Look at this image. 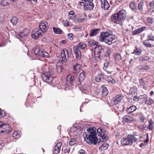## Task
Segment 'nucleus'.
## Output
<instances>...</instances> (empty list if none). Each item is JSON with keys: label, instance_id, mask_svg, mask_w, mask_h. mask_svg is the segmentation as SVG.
Segmentation results:
<instances>
[{"label": "nucleus", "instance_id": "nucleus-1", "mask_svg": "<svg viewBox=\"0 0 154 154\" xmlns=\"http://www.w3.org/2000/svg\"><path fill=\"white\" fill-rule=\"evenodd\" d=\"M94 127L88 128L87 129V132H84L83 137L86 141L89 144H96L99 142L96 137L97 134L94 130Z\"/></svg>", "mask_w": 154, "mask_h": 154}, {"label": "nucleus", "instance_id": "nucleus-2", "mask_svg": "<svg viewBox=\"0 0 154 154\" xmlns=\"http://www.w3.org/2000/svg\"><path fill=\"white\" fill-rule=\"evenodd\" d=\"M112 34V32L111 30L103 32L99 36L100 41L101 42H104L105 43L110 45L113 43V41L115 38V36Z\"/></svg>", "mask_w": 154, "mask_h": 154}, {"label": "nucleus", "instance_id": "nucleus-3", "mask_svg": "<svg viewBox=\"0 0 154 154\" xmlns=\"http://www.w3.org/2000/svg\"><path fill=\"white\" fill-rule=\"evenodd\" d=\"M47 23L46 21L41 22L39 26V29L35 30L32 32V37L35 39H37L42 36V32L44 33L47 30L46 24Z\"/></svg>", "mask_w": 154, "mask_h": 154}, {"label": "nucleus", "instance_id": "nucleus-4", "mask_svg": "<svg viewBox=\"0 0 154 154\" xmlns=\"http://www.w3.org/2000/svg\"><path fill=\"white\" fill-rule=\"evenodd\" d=\"M126 11L124 10L120 11L117 13L112 15L111 18L115 23L119 24L123 21L126 17Z\"/></svg>", "mask_w": 154, "mask_h": 154}, {"label": "nucleus", "instance_id": "nucleus-5", "mask_svg": "<svg viewBox=\"0 0 154 154\" xmlns=\"http://www.w3.org/2000/svg\"><path fill=\"white\" fill-rule=\"evenodd\" d=\"M140 137L137 135L128 134L126 137L123 138L121 140V143L123 146L131 145L133 142H136Z\"/></svg>", "mask_w": 154, "mask_h": 154}, {"label": "nucleus", "instance_id": "nucleus-6", "mask_svg": "<svg viewBox=\"0 0 154 154\" xmlns=\"http://www.w3.org/2000/svg\"><path fill=\"white\" fill-rule=\"evenodd\" d=\"M54 69H49L48 71H46L42 74V79L45 82L48 83H51L53 80V75L54 74Z\"/></svg>", "mask_w": 154, "mask_h": 154}, {"label": "nucleus", "instance_id": "nucleus-7", "mask_svg": "<svg viewBox=\"0 0 154 154\" xmlns=\"http://www.w3.org/2000/svg\"><path fill=\"white\" fill-rule=\"evenodd\" d=\"M86 75V72L82 71L79 75L78 80L77 82V84L79 87H81L83 90H85L88 85L87 84H85L84 81Z\"/></svg>", "mask_w": 154, "mask_h": 154}, {"label": "nucleus", "instance_id": "nucleus-8", "mask_svg": "<svg viewBox=\"0 0 154 154\" xmlns=\"http://www.w3.org/2000/svg\"><path fill=\"white\" fill-rule=\"evenodd\" d=\"M35 54L37 57H48L49 54L46 52L40 49L38 47L36 48L34 50Z\"/></svg>", "mask_w": 154, "mask_h": 154}, {"label": "nucleus", "instance_id": "nucleus-9", "mask_svg": "<svg viewBox=\"0 0 154 154\" xmlns=\"http://www.w3.org/2000/svg\"><path fill=\"white\" fill-rule=\"evenodd\" d=\"M11 131L10 125L8 124H2L0 122V134L2 133H8Z\"/></svg>", "mask_w": 154, "mask_h": 154}, {"label": "nucleus", "instance_id": "nucleus-10", "mask_svg": "<svg viewBox=\"0 0 154 154\" xmlns=\"http://www.w3.org/2000/svg\"><path fill=\"white\" fill-rule=\"evenodd\" d=\"M123 97V96L122 94H117L115 98L112 99V103L116 105L121 102Z\"/></svg>", "mask_w": 154, "mask_h": 154}, {"label": "nucleus", "instance_id": "nucleus-11", "mask_svg": "<svg viewBox=\"0 0 154 154\" xmlns=\"http://www.w3.org/2000/svg\"><path fill=\"white\" fill-rule=\"evenodd\" d=\"M68 53L67 50L65 49H63L61 51V57L59 59V61L63 63L66 61V53Z\"/></svg>", "mask_w": 154, "mask_h": 154}, {"label": "nucleus", "instance_id": "nucleus-12", "mask_svg": "<svg viewBox=\"0 0 154 154\" xmlns=\"http://www.w3.org/2000/svg\"><path fill=\"white\" fill-rule=\"evenodd\" d=\"M73 51L77 59L80 60L81 59L82 55L81 51L79 48H78V47L75 46L73 48Z\"/></svg>", "mask_w": 154, "mask_h": 154}, {"label": "nucleus", "instance_id": "nucleus-13", "mask_svg": "<svg viewBox=\"0 0 154 154\" xmlns=\"http://www.w3.org/2000/svg\"><path fill=\"white\" fill-rule=\"evenodd\" d=\"M122 121L123 123H131L134 121V119L130 116L126 115L122 118Z\"/></svg>", "mask_w": 154, "mask_h": 154}, {"label": "nucleus", "instance_id": "nucleus-14", "mask_svg": "<svg viewBox=\"0 0 154 154\" xmlns=\"http://www.w3.org/2000/svg\"><path fill=\"white\" fill-rule=\"evenodd\" d=\"M94 6V5L92 2H86L84 4V9L85 10H90L93 8Z\"/></svg>", "mask_w": 154, "mask_h": 154}, {"label": "nucleus", "instance_id": "nucleus-15", "mask_svg": "<svg viewBox=\"0 0 154 154\" xmlns=\"http://www.w3.org/2000/svg\"><path fill=\"white\" fill-rule=\"evenodd\" d=\"M101 7L105 10L109 9V4L106 0H100Z\"/></svg>", "mask_w": 154, "mask_h": 154}, {"label": "nucleus", "instance_id": "nucleus-16", "mask_svg": "<svg viewBox=\"0 0 154 154\" xmlns=\"http://www.w3.org/2000/svg\"><path fill=\"white\" fill-rule=\"evenodd\" d=\"M62 144V143L61 142H59L57 144L55 147L54 151H53L54 154H58L60 152Z\"/></svg>", "mask_w": 154, "mask_h": 154}, {"label": "nucleus", "instance_id": "nucleus-17", "mask_svg": "<svg viewBox=\"0 0 154 154\" xmlns=\"http://www.w3.org/2000/svg\"><path fill=\"white\" fill-rule=\"evenodd\" d=\"M138 99L139 100H143L142 104H145L147 102V97L146 94L140 95L139 96Z\"/></svg>", "mask_w": 154, "mask_h": 154}, {"label": "nucleus", "instance_id": "nucleus-18", "mask_svg": "<svg viewBox=\"0 0 154 154\" xmlns=\"http://www.w3.org/2000/svg\"><path fill=\"white\" fill-rule=\"evenodd\" d=\"M66 80L69 82L71 85H73L74 81V76L72 74L68 75L66 78Z\"/></svg>", "mask_w": 154, "mask_h": 154}, {"label": "nucleus", "instance_id": "nucleus-19", "mask_svg": "<svg viewBox=\"0 0 154 154\" xmlns=\"http://www.w3.org/2000/svg\"><path fill=\"white\" fill-rule=\"evenodd\" d=\"M74 72L75 73H77L81 69V66L80 64H77L75 65H73Z\"/></svg>", "mask_w": 154, "mask_h": 154}, {"label": "nucleus", "instance_id": "nucleus-20", "mask_svg": "<svg viewBox=\"0 0 154 154\" xmlns=\"http://www.w3.org/2000/svg\"><path fill=\"white\" fill-rule=\"evenodd\" d=\"M137 107L134 106H131L126 109V112L128 114H130L133 112L137 109Z\"/></svg>", "mask_w": 154, "mask_h": 154}, {"label": "nucleus", "instance_id": "nucleus-21", "mask_svg": "<svg viewBox=\"0 0 154 154\" xmlns=\"http://www.w3.org/2000/svg\"><path fill=\"white\" fill-rule=\"evenodd\" d=\"M105 133H105H102V134L100 136V137L99 138V140L98 141L99 143L100 142H103L105 140L108 139V137L107 135L105 134Z\"/></svg>", "mask_w": 154, "mask_h": 154}, {"label": "nucleus", "instance_id": "nucleus-22", "mask_svg": "<svg viewBox=\"0 0 154 154\" xmlns=\"http://www.w3.org/2000/svg\"><path fill=\"white\" fill-rule=\"evenodd\" d=\"M148 40L146 39L144 41L143 43L144 45H145L147 48H151L154 47V45H152L150 43Z\"/></svg>", "mask_w": 154, "mask_h": 154}, {"label": "nucleus", "instance_id": "nucleus-23", "mask_svg": "<svg viewBox=\"0 0 154 154\" xmlns=\"http://www.w3.org/2000/svg\"><path fill=\"white\" fill-rule=\"evenodd\" d=\"M29 32V30L27 29H25L23 32H22L18 34V36L21 38H23Z\"/></svg>", "mask_w": 154, "mask_h": 154}, {"label": "nucleus", "instance_id": "nucleus-24", "mask_svg": "<svg viewBox=\"0 0 154 154\" xmlns=\"http://www.w3.org/2000/svg\"><path fill=\"white\" fill-rule=\"evenodd\" d=\"M130 94L132 95H135L137 92V88L135 86L132 87L130 90Z\"/></svg>", "mask_w": 154, "mask_h": 154}, {"label": "nucleus", "instance_id": "nucleus-25", "mask_svg": "<svg viewBox=\"0 0 154 154\" xmlns=\"http://www.w3.org/2000/svg\"><path fill=\"white\" fill-rule=\"evenodd\" d=\"M100 29H93L90 30V35L91 36L95 35L100 31Z\"/></svg>", "mask_w": 154, "mask_h": 154}, {"label": "nucleus", "instance_id": "nucleus-26", "mask_svg": "<svg viewBox=\"0 0 154 154\" xmlns=\"http://www.w3.org/2000/svg\"><path fill=\"white\" fill-rule=\"evenodd\" d=\"M97 42L93 40H90L88 42V45L89 46L95 48V47L97 45Z\"/></svg>", "mask_w": 154, "mask_h": 154}, {"label": "nucleus", "instance_id": "nucleus-27", "mask_svg": "<svg viewBox=\"0 0 154 154\" xmlns=\"http://www.w3.org/2000/svg\"><path fill=\"white\" fill-rule=\"evenodd\" d=\"M102 89V95L103 97L106 96L108 93V91L106 88L105 86H102L101 87Z\"/></svg>", "mask_w": 154, "mask_h": 154}, {"label": "nucleus", "instance_id": "nucleus-28", "mask_svg": "<svg viewBox=\"0 0 154 154\" xmlns=\"http://www.w3.org/2000/svg\"><path fill=\"white\" fill-rule=\"evenodd\" d=\"M54 69V74L57 73H61L62 70V68L61 66H57L56 67V69H54L53 68V69Z\"/></svg>", "mask_w": 154, "mask_h": 154}, {"label": "nucleus", "instance_id": "nucleus-29", "mask_svg": "<svg viewBox=\"0 0 154 154\" xmlns=\"http://www.w3.org/2000/svg\"><path fill=\"white\" fill-rule=\"evenodd\" d=\"M11 0H2L1 4L4 6H7L11 3Z\"/></svg>", "mask_w": 154, "mask_h": 154}, {"label": "nucleus", "instance_id": "nucleus-30", "mask_svg": "<svg viewBox=\"0 0 154 154\" xmlns=\"http://www.w3.org/2000/svg\"><path fill=\"white\" fill-rule=\"evenodd\" d=\"M106 80L112 84H115L116 82V80L110 76H107L106 78Z\"/></svg>", "mask_w": 154, "mask_h": 154}, {"label": "nucleus", "instance_id": "nucleus-31", "mask_svg": "<svg viewBox=\"0 0 154 154\" xmlns=\"http://www.w3.org/2000/svg\"><path fill=\"white\" fill-rule=\"evenodd\" d=\"M94 50L95 52H96L97 51H99V53H100L102 52V51H103L101 46L97 45L95 47Z\"/></svg>", "mask_w": 154, "mask_h": 154}, {"label": "nucleus", "instance_id": "nucleus-32", "mask_svg": "<svg viewBox=\"0 0 154 154\" xmlns=\"http://www.w3.org/2000/svg\"><path fill=\"white\" fill-rule=\"evenodd\" d=\"M53 29L54 32L55 34L60 35L62 34V31L60 28L53 27Z\"/></svg>", "mask_w": 154, "mask_h": 154}, {"label": "nucleus", "instance_id": "nucleus-33", "mask_svg": "<svg viewBox=\"0 0 154 154\" xmlns=\"http://www.w3.org/2000/svg\"><path fill=\"white\" fill-rule=\"evenodd\" d=\"M109 147V145L107 143H103L99 147V149L101 150H106Z\"/></svg>", "mask_w": 154, "mask_h": 154}, {"label": "nucleus", "instance_id": "nucleus-34", "mask_svg": "<svg viewBox=\"0 0 154 154\" xmlns=\"http://www.w3.org/2000/svg\"><path fill=\"white\" fill-rule=\"evenodd\" d=\"M104 75L102 73L98 74L96 77V79L97 82H99L101 81V79L104 78Z\"/></svg>", "mask_w": 154, "mask_h": 154}, {"label": "nucleus", "instance_id": "nucleus-35", "mask_svg": "<svg viewBox=\"0 0 154 154\" xmlns=\"http://www.w3.org/2000/svg\"><path fill=\"white\" fill-rule=\"evenodd\" d=\"M17 18L16 17H13L10 20L11 23L14 25H16L17 23Z\"/></svg>", "mask_w": 154, "mask_h": 154}, {"label": "nucleus", "instance_id": "nucleus-36", "mask_svg": "<svg viewBox=\"0 0 154 154\" xmlns=\"http://www.w3.org/2000/svg\"><path fill=\"white\" fill-rule=\"evenodd\" d=\"M130 7L133 11H134L137 9V6L134 2H131L130 4Z\"/></svg>", "mask_w": 154, "mask_h": 154}, {"label": "nucleus", "instance_id": "nucleus-37", "mask_svg": "<svg viewBox=\"0 0 154 154\" xmlns=\"http://www.w3.org/2000/svg\"><path fill=\"white\" fill-rule=\"evenodd\" d=\"M105 130L102 129L101 128H99L97 130V135L100 136L102 134V133H105Z\"/></svg>", "mask_w": 154, "mask_h": 154}, {"label": "nucleus", "instance_id": "nucleus-38", "mask_svg": "<svg viewBox=\"0 0 154 154\" xmlns=\"http://www.w3.org/2000/svg\"><path fill=\"white\" fill-rule=\"evenodd\" d=\"M75 46L78 47V48L79 49H84L86 48V45L85 44L80 43H79L77 45Z\"/></svg>", "mask_w": 154, "mask_h": 154}, {"label": "nucleus", "instance_id": "nucleus-39", "mask_svg": "<svg viewBox=\"0 0 154 154\" xmlns=\"http://www.w3.org/2000/svg\"><path fill=\"white\" fill-rule=\"evenodd\" d=\"M77 143L76 140L74 138H71L69 142V144L71 146H72Z\"/></svg>", "mask_w": 154, "mask_h": 154}, {"label": "nucleus", "instance_id": "nucleus-40", "mask_svg": "<svg viewBox=\"0 0 154 154\" xmlns=\"http://www.w3.org/2000/svg\"><path fill=\"white\" fill-rule=\"evenodd\" d=\"M140 86L142 88L146 89V87L145 86V83L143 79H141L139 80Z\"/></svg>", "mask_w": 154, "mask_h": 154}, {"label": "nucleus", "instance_id": "nucleus-41", "mask_svg": "<svg viewBox=\"0 0 154 154\" xmlns=\"http://www.w3.org/2000/svg\"><path fill=\"white\" fill-rule=\"evenodd\" d=\"M20 134H18L17 131H14L12 135V137L15 139H17L20 138Z\"/></svg>", "mask_w": 154, "mask_h": 154}, {"label": "nucleus", "instance_id": "nucleus-42", "mask_svg": "<svg viewBox=\"0 0 154 154\" xmlns=\"http://www.w3.org/2000/svg\"><path fill=\"white\" fill-rule=\"evenodd\" d=\"M144 3L143 1H141L138 4V8L140 11H143V7L144 6Z\"/></svg>", "mask_w": 154, "mask_h": 154}, {"label": "nucleus", "instance_id": "nucleus-43", "mask_svg": "<svg viewBox=\"0 0 154 154\" xmlns=\"http://www.w3.org/2000/svg\"><path fill=\"white\" fill-rule=\"evenodd\" d=\"M142 52V50L141 49H139L136 47V48L134 51V53H135L137 55H139Z\"/></svg>", "mask_w": 154, "mask_h": 154}, {"label": "nucleus", "instance_id": "nucleus-44", "mask_svg": "<svg viewBox=\"0 0 154 154\" xmlns=\"http://www.w3.org/2000/svg\"><path fill=\"white\" fill-rule=\"evenodd\" d=\"M138 127L139 129L142 131L146 130V125L145 124L140 125L138 126Z\"/></svg>", "mask_w": 154, "mask_h": 154}, {"label": "nucleus", "instance_id": "nucleus-45", "mask_svg": "<svg viewBox=\"0 0 154 154\" xmlns=\"http://www.w3.org/2000/svg\"><path fill=\"white\" fill-rule=\"evenodd\" d=\"M115 59L118 61L121 60L122 57L121 54L119 53H117L115 54Z\"/></svg>", "mask_w": 154, "mask_h": 154}, {"label": "nucleus", "instance_id": "nucleus-46", "mask_svg": "<svg viewBox=\"0 0 154 154\" xmlns=\"http://www.w3.org/2000/svg\"><path fill=\"white\" fill-rule=\"evenodd\" d=\"M141 31L139 28H138L134 30L132 32V34L133 35H136L137 34L140 32H141Z\"/></svg>", "mask_w": 154, "mask_h": 154}, {"label": "nucleus", "instance_id": "nucleus-47", "mask_svg": "<svg viewBox=\"0 0 154 154\" xmlns=\"http://www.w3.org/2000/svg\"><path fill=\"white\" fill-rule=\"evenodd\" d=\"M154 103V101L150 97L147 99V102L146 103H147L148 105H150Z\"/></svg>", "mask_w": 154, "mask_h": 154}, {"label": "nucleus", "instance_id": "nucleus-48", "mask_svg": "<svg viewBox=\"0 0 154 154\" xmlns=\"http://www.w3.org/2000/svg\"><path fill=\"white\" fill-rule=\"evenodd\" d=\"M147 40H148L149 41H154V36H153L152 34H150L148 35L147 36Z\"/></svg>", "mask_w": 154, "mask_h": 154}, {"label": "nucleus", "instance_id": "nucleus-49", "mask_svg": "<svg viewBox=\"0 0 154 154\" xmlns=\"http://www.w3.org/2000/svg\"><path fill=\"white\" fill-rule=\"evenodd\" d=\"M74 12L73 11H71L69 13L68 16H69V18L70 19H72V17L73 15L74 14Z\"/></svg>", "mask_w": 154, "mask_h": 154}, {"label": "nucleus", "instance_id": "nucleus-50", "mask_svg": "<svg viewBox=\"0 0 154 154\" xmlns=\"http://www.w3.org/2000/svg\"><path fill=\"white\" fill-rule=\"evenodd\" d=\"M95 54H94V57H95L96 58H98L99 59H100V53H99V51H97L96 52H95Z\"/></svg>", "mask_w": 154, "mask_h": 154}, {"label": "nucleus", "instance_id": "nucleus-51", "mask_svg": "<svg viewBox=\"0 0 154 154\" xmlns=\"http://www.w3.org/2000/svg\"><path fill=\"white\" fill-rule=\"evenodd\" d=\"M79 152L80 154H87V153L83 149L80 150L79 151Z\"/></svg>", "mask_w": 154, "mask_h": 154}, {"label": "nucleus", "instance_id": "nucleus-52", "mask_svg": "<svg viewBox=\"0 0 154 154\" xmlns=\"http://www.w3.org/2000/svg\"><path fill=\"white\" fill-rule=\"evenodd\" d=\"M28 1H30L31 3L33 5H35L37 3V0H27Z\"/></svg>", "mask_w": 154, "mask_h": 154}, {"label": "nucleus", "instance_id": "nucleus-53", "mask_svg": "<svg viewBox=\"0 0 154 154\" xmlns=\"http://www.w3.org/2000/svg\"><path fill=\"white\" fill-rule=\"evenodd\" d=\"M139 96H135L133 97V100L135 101L138 102L139 100V99H138Z\"/></svg>", "mask_w": 154, "mask_h": 154}, {"label": "nucleus", "instance_id": "nucleus-54", "mask_svg": "<svg viewBox=\"0 0 154 154\" xmlns=\"http://www.w3.org/2000/svg\"><path fill=\"white\" fill-rule=\"evenodd\" d=\"M68 37L71 40L73 39V35L72 33H69L68 35Z\"/></svg>", "mask_w": 154, "mask_h": 154}, {"label": "nucleus", "instance_id": "nucleus-55", "mask_svg": "<svg viewBox=\"0 0 154 154\" xmlns=\"http://www.w3.org/2000/svg\"><path fill=\"white\" fill-rule=\"evenodd\" d=\"M147 21L149 24H152V20L150 17L147 18Z\"/></svg>", "mask_w": 154, "mask_h": 154}, {"label": "nucleus", "instance_id": "nucleus-56", "mask_svg": "<svg viewBox=\"0 0 154 154\" xmlns=\"http://www.w3.org/2000/svg\"><path fill=\"white\" fill-rule=\"evenodd\" d=\"M5 115L4 112L3 111H2L0 109V117H2Z\"/></svg>", "mask_w": 154, "mask_h": 154}, {"label": "nucleus", "instance_id": "nucleus-57", "mask_svg": "<svg viewBox=\"0 0 154 154\" xmlns=\"http://www.w3.org/2000/svg\"><path fill=\"white\" fill-rule=\"evenodd\" d=\"M149 5L150 7L154 8V1L151 2H149Z\"/></svg>", "mask_w": 154, "mask_h": 154}, {"label": "nucleus", "instance_id": "nucleus-58", "mask_svg": "<svg viewBox=\"0 0 154 154\" xmlns=\"http://www.w3.org/2000/svg\"><path fill=\"white\" fill-rule=\"evenodd\" d=\"M109 63L108 62H106L104 63V66L107 68L109 66Z\"/></svg>", "mask_w": 154, "mask_h": 154}, {"label": "nucleus", "instance_id": "nucleus-59", "mask_svg": "<svg viewBox=\"0 0 154 154\" xmlns=\"http://www.w3.org/2000/svg\"><path fill=\"white\" fill-rule=\"evenodd\" d=\"M148 10L150 12H154V8L150 7L149 8Z\"/></svg>", "mask_w": 154, "mask_h": 154}, {"label": "nucleus", "instance_id": "nucleus-60", "mask_svg": "<svg viewBox=\"0 0 154 154\" xmlns=\"http://www.w3.org/2000/svg\"><path fill=\"white\" fill-rule=\"evenodd\" d=\"M146 27L145 26H143L139 28V29L140 30L141 32H142L143 30H144L146 28Z\"/></svg>", "mask_w": 154, "mask_h": 154}, {"label": "nucleus", "instance_id": "nucleus-61", "mask_svg": "<svg viewBox=\"0 0 154 154\" xmlns=\"http://www.w3.org/2000/svg\"><path fill=\"white\" fill-rule=\"evenodd\" d=\"M149 59V57L148 56H146L143 58V60H148Z\"/></svg>", "mask_w": 154, "mask_h": 154}, {"label": "nucleus", "instance_id": "nucleus-62", "mask_svg": "<svg viewBox=\"0 0 154 154\" xmlns=\"http://www.w3.org/2000/svg\"><path fill=\"white\" fill-rule=\"evenodd\" d=\"M82 3L85 4V2H83V0H81L79 2L78 4L79 5L82 6Z\"/></svg>", "mask_w": 154, "mask_h": 154}, {"label": "nucleus", "instance_id": "nucleus-63", "mask_svg": "<svg viewBox=\"0 0 154 154\" xmlns=\"http://www.w3.org/2000/svg\"><path fill=\"white\" fill-rule=\"evenodd\" d=\"M143 69L148 70L149 67L147 66H143Z\"/></svg>", "mask_w": 154, "mask_h": 154}, {"label": "nucleus", "instance_id": "nucleus-64", "mask_svg": "<svg viewBox=\"0 0 154 154\" xmlns=\"http://www.w3.org/2000/svg\"><path fill=\"white\" fill-rule=\"evenodd\" d=\"M148 128H149V129L151 130L152 129V125H149V126H148Z\"/></svg>", "mask_w": 154, "mask_h": 154}]
</instances>
